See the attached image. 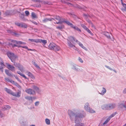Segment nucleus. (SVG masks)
Wrapping results in <instances>:
<instances>
[{"mask_svg":"<svg viewBox=\"0 0 126 126\" xmlns=\"http://www.w3.org/2000/svg\"><path fill=\"white\" fill-rule=\"evenodd\" d=\"M77 111V109H75L73 110V111L72 110H68V113L70 119L71 121H73L74 118L75 123H76L75 126H84V124L81 123H77L79 121V118H83L84 117V114L77 112L76 111Z\"/></svg>","mask_w":126,"mask_h":126,"instance_id":"obj_1","label":"nucleus"},{"mask_svg":"<svg viewBox=\"0 0 126 126\" xmlns=\"http://www.w3.org/2000/svg\"><path fill=\"white\" fill-rule=\"evenodd\" d=\"M7 55L9 58L10 59L11 61L14 63V65L16 67H17L18 69L21 72L23 71L24 68L22 65L20 64L19 63L15 62L16 59L17 58V56L15 55L14 53L11 52H8L7 53Z\"/></svg>","mask_w":126,"mask_h":126,"instance_id":"obj_2","label":"nucleus"},{"mask_svg":"<svg viewBox=\"0 0 126 126\" xmlns=\"http://www.w3.org/2000/svg\"><path fill=\"white\" fill-rule=\"evenodd\" d=\"M48 48L50 50L56 52L61 49L60 47L53 43H50L48 46Z\"/></svg>","mask_w":126,"mask_h":126,"instance_id":"obj_3","label":"nucleus"},{"mask_svg":"<svg viewBox=\"0 0 126 126\" xmlns=\"http://www.w3.org/2000/svg\"><path fill=\"white\" fill-rule=\"evenodd\" d=\"M116 106L115 104L112 103L104 105L102 106L101 108L104 110H110L114 108Z\"/></svg>","mask_w":126,"mask_h":126,"instance_id":"obj_4","label":"nucleus"},{"mask_svg":"<svg viewBox=\"0 0 126 126\" xmlns=\"http://www.w3.org/2000/svg\"><path fill=\"white\" fill-rule=\"evenodd\" d=\"M84 108L85 110L88 112L91 113L95 112L93 109L89 107V105L88 103H86L84 105Z\"/></svg>","mask_w":126,"mask_h":126,"instance_id":"obj_5","label":"nucleus"},{"mask_svg":"<svg viewBox=\"0 0 126 126\" xmlns=\"http://www.w3.org/2000/svg\"><path fill=\"white\" fill-rule=\"evenodd\" d=\"M53 19H52V20H56L58 21V22H56V23L54 22L55 23H56L57 24H61L63 23V18H61L59 16H56L54 17V18H53Z\"/></svg>","mask_w":126,"mask_h":126,"instance_id":"obj_6","label":"nucleus"},{"mask_svg":"<svg viewBox=\"0 0 126 126\" xmlns=\"http://www.w3.org/2000/svg\"><path fill=\"white\" fill-rule=\"evenodd\" d=\"M72 66L73 67L72 68L76 71H83L82 68L75 64L73 65Z\"/></svg>","mask_w":126,"mask_h":126,"instance_id":"obj_7","label":"nucleus"},{"mask_svg":"<svg viewBox=\"0 0 126 126\" xmlns=\"http://www.w3.org/2000/svg\"><path fill=\"white\" fill-rule=\"evenodd\" d=\"M126 102L124 101H121L118 103V107L122 109L124 108L126 109Z\"/></svg>","mask_w":126,"mask_h":126,"instance_id":"obj_8","label":"nucleus"},{"mask_svg":"<svg viewBox=\"0 0 126 126\" xmlns=\"http://www.w3.org/2000/svg\"><path fill=\"white\" fill-rule=\"evenodd\" d=\"M25 92L27 94L34 95L35 94V91L31 89H28L26 90Z\"/></svg>","mask_w":126,"mask_h":126,"instance_id":"obj_9","label":"nucleus"},{"mask_svg":"<svg viewBox=\"0 0 126 126\" xmlns=\"http://www.w3.org/2000/svg\"><path fill=\"white\" fill-rule=\"evenodd\" d=\"M6 64L7 68L9 70L13 72L15 71V68L13 65H11L8 63H7Z\"/></svg>","mask_w":126,"mask_h":126,"instance_id":"obj_10","label":"nucleus"},{"mask_svg":"<svg viewBox=\"0 0 126 126\" xmlns=\"http://www.w3.org/2000/svg\"><path fill=\"white\" fill-rule=\"evenodd\" d=\"M67 40L68 41L67 42L69 47L70 48L72 47L74 49L76 50V48L75 46L72 44L70 41H69L68 39H67Z\"/></svg>","mask_w":126,"mask_h":126,"instance_id":"obj_11","label":"nucleus"},{"mask_svg":"<svg viewBox=\"0 0 126 126\" xmlns=\"http://www.w3.org/2000/svg\"><path fill=\"white\" fill-rule=\"evenodd\" d=\"M21 92L20 91H18V92L16 93L13 92L12 95L17 97H19L20 96V94H21Z\"/></svg>","mask_w":126,"mask_h":126,"instance_id":"obj_12","label":"nucleus"},{"mask_svg":"<svg viewBox=\"0 0 126 126\" xmlns=\"http://www.w3.org/2000/svg\"><path fill=\"white\" fill-rule=\"evenodd\" d=\"M32 87L33 89L38 94H40L41 92V90H40L38 87L36 86H35L34 85Z\"/></svg>","mask_w":126,"mask_h":126,"instance_id":"obj_13","label":"nucleus"},{"mask_svg":"<svg viewBox=\"0 0 126 126\" xmlns=\"http://www.w3.org/2000/svg\"><path fill=\"white\" fill-rule=\"evenodd\" d=\"M68 39L69 41H70L73 42V40H74V41L76 42L78 41V40L74 37L72 36H70L68 37Z\"/></svg>","mask_w":126,"mask_h":126,"instance_id":"obj_14","label":"nucleus"},{"mask_svg":"<svg viewBox=\"0 0 126 126\" xmlns=\"http://www.w3.org/2000/svg\"><path fill=\"white\" fill-rule=\"evenodd\" d=\"M102 34L106 36L108 39H111L110 37L108 32H103Z\"/></svg>","mask_w":126,"mask_h":126,"instance_id":"obj_15","label":"nucleus"},{"mask_svg":"<svg viewBox=\"0 0 126 126\" xmlns=\"http://www.w3.org/2000/svg\"><path fill=\"white\" fill-rule=\"evenodd\" d=\"M5 72L6 74L8 76L10 77H12L13 76V74L12 73L10 72L8 70L5 69Z\"/></svg>","mask_w":126,"mask_h":126,"instance_id":"obj_16","label":"nucleus"},{"mask_svg":"<svg viewBox=\"0 0 126 126\" xmlns=\"http://www.w3.org/2000/svg\"><path fill=\"white\" fill-rule=\"evenodd\" d=\"M52 19H53V18H45L42 20L43 23H46L48 21H52Z\"/></svg>","mask_w":126,"mask_h":126,"instance_id":"obj_17","label":"nucleus"},{"mask_svg":"<svg viewBox=\"0 0 126 126\" xmlns=\"http://www.w3.org/2000/svg\"><path fill=\"white\" fill-rule=\"evenodd\" d=\"M76 42L79 44V46L83 48L86 50H87V49L78 40V41H77Z\"/></svg>","mask_w":126,"mask_h":126,"instance_id":"obj_18","label":"nucleus"},{"mask_svg":"<svg viewBox=\"0 0 126 126\" xmlns=\"http://www.w3.org/2000/svg\"><path fill=\"white\" fill-rule=\"evenodd\" d=\"M7 32L8 33H10L13 35H18V34L17 33L15 32H14V31L11 30H7Z\"/></svg>","mask_w":126,"mask_h":126,"instance_id":"obj_19","label":"nucleus"},{"mask_svg":"<svg viewBox=\"0 0 126 126\" xmlns=\"http://www.w3.org/2000/svg\"><path fill=\"white\" fill-rule=\"evenodd\" d=\"M26 73H27V75L31 78L32 79H35L34 77L30 72L27 71L26 72Z\"/></svg>","mask_w":126,"mask_h":126,"instance_id":"obj_20","label":"nucleus"},{"mask_svg":"<svg viewBox=\"0 0 126 126\" xmlns=\"http://www.w3.org/2000/svg\"><path fill=\"white\" fill-rule=\"evenodd\" d=\"M40 42L43 43L45 45L47 43V40H43L40 39H38V43Z\"/></svg>","mask_w":126,"mask_h":126,"instance_id":"obj_21","label":"nucleus"},{"mask_svg":"<svg viewBox=\"0 0 126 126\" xmlns=\"http://www.w3.org/2000/svg\"><path fill=\"white\" fill-rule=\"evenodd\" d=\"M65 0H67L69 1H70V0H61V1L62 2L64 3H66L69 6H73V5L72 4L68 2H66L65 1Z\"/></svg>","mask_w":126,"mask_h":126,"instance_id":"obj_22","label":"nucleus"},{"mask_svg":"<svg viewBox=\"0 0 126 126\" xmlns=\"http://www.w3.org/2000/svg\"><path fill=\"white\" fill-rule=\"evenodd\" d=\"M106 92V90L105 88H102V90L101 93H99L102 95H103L105 94Z\"/></svg>","mask_w":126,"mask_h":126,"instance_id":"obj_23","label":"nucleus"},{"mask_svg":"<svg viewBox=\"0 0 126 126\" xmlns=\"http://www.w3.org/2000/svg\"><path fill=\"white\" fill-rule=\"evenodd\" d=\"M4 89L8 93L12 94V93H13V92H12L10 89H8L7 88H5Z\"/></svg>","mask_w":126,"mask_h":126,"instance_id":"obj_24","label":"nucleus"},{"mask_svg":"<svg viewBox=\"0 0 126 126\" xmlns=\"http://www.w3.org/2000/svg\"><path fill=\"white\" fill-rule=\"evenodd\" d=\"M63 23L65 22L68 25L70 26L71 27L72 26H73V24L70 23L69 22L67 21H65L64 19L63 20Z\"/></svg>","mask_w":126,"mask_h":126,"instance_id":"obj_25","label":"nucleus"},{"mask_svg":"<svg viewBox=\"0 0 126 126\" xmlns=\"http://www.w3.org/2000/svg\"><path fill=\"white\" fill-rule=\"evenodd\" d=\"M71 27L78 31L80 32H81V31L80 29L79 28L77 27L74 26L73 25V26H72Z\"/></svg>","mask_w":126,"mask_h":126,"instance_id":"obj_26","label":"nucleus"},{"mask_svg":"<svg viewBox=\"0 0 126 126\" xmlns=\"http://www.w3.org/2000/svg\"><path fill=\"white\" fill-rule=\"evenodd\" d=\"M5 80H6V81L10 82L11 83H13L14 82V81H13L12 79H10L9 78H5Z\"/></svg>","mask_w":126,"mask_h":126,"instance_id":"obj_27","label":"nucleus"},{"mask_svg":"<svg viewBox=\"0 0 126 126\" xmlns=\"http://www.w3.org/2000/svg\"><path fill=\"white\" fill-rule=\"evenodd\" d=\"M20 27L22 28H27V25L26 24L22 22L21 23Z\"/></svg>","mask_w":126,"mask_h":126,"instance_id":"obj_28","label":"nucleus"},{"mask_svg":"<svg viewBox=\"0 0 126 126\" xmlns=\"http://www.w3.org/2000/svg\"><path fill=\"white\" fill-rule=\"evenodd\" d=\"M38 39H29L28 40L32 42H34L36 43H38Z\"/></svg>","mask_w":126,"mask_h":126,"instance_id":"obj_29","label":"nucleus"},{"mask_svg":"<svg viewBox=\"0 0 126 126\" xmlns=\"http://www.w3.org/2000/svg\"><path fill=\"white\" fill-rule=\"evenodd\" d=\"M4 14L7 16L10 15H11L12 13L10 11L7 10L5 12Z\"/></svg>","mask_w":126,"mask_h":126,"instance_id":"obj_30","label":"nucleus"},{"mask_svg":"<svg viewBox=\"0 0 126 126\" xmlns=\"http://www.w3.org/2000/svg\"><path fill=\"white\" fill-rule=\"evenodd\" d=\"M10 108V107L9 105H5V106L3 108V110H7L9 109Z\"/></svg>","mask_w":126,"mask_h":126,"instance_id":"obj_31","label":"nucleus"},{"mask_svg":"<svg viewBox=\"0 0 126 126\" xmlns=\"http://www.w3.org/2000/svg\"><path fill=\"white\" fill-rule=\"evenodd\" d=\"M31 16L32 18H37L34 12L32 13Z\"/></svg>","mask_w":126,"mask_h":126,"instance_id":"obj_32","label":"nucleus"},{"mask_svg":"<svg viewBox=\"0 0 126 126\" xmlns=\"http://www.w3.org/2000/svg\"><path fill=\"white\" fill-rule=\"evenodd\" d=\"M20 46H21V47H22L23 48H25V49H27L28 50H31V51L32 50V49H29V48H28L27 47V46H22L21 45H20Z\"/></svg>","mask_w":126,"mask_h":126,"instance_id":"obj_33","label":"nucleus"},{"mask_svg":"<svg viewBox=\"0 0 126 126\" xmlns=\"http://www.w3.org/2000/svg\"><path fill=\"white\" fill-rule=\"evenodd\" d=\"M25 98L27 100H28L29 101H31V102H32V97L31 96H27L25 97Z\"/></svg>","mask_w":126,"mask_h":126,"instance_id":"obj_34","label":"nucleus"},{"mask_svg":"<svg viewBox=\"0 0 126 126\" xmlns=\"http://www.w3.org/2000/svg\"><path fill=\"white\" fill-rule=\"evenodd\" d=\"M45 122L46 124L47 125H49L50 124V121L49 119H45Z\"/></svg>","mask_w":126,"mask_h":126,"instance_id":"obj_35","label":"nucleus"},{"mask_svg":"<svg viewBox=\"0 0 126 126\" xmlns=\"http://www.w3.org/2000/svg\"><path fill=\"white\" fill-rule=\"evenodd\" d=\"M117 114V112H115L113 113L112 114H111L110 115V118H112L113 117H114V116L116 114Z\"/></svg>","mask_w":126,"mask_h":126,"instance_id":"obj_36","label":"nucleus"},{"mask_svg":"<svg viewBox=\"0 0 126 126\" xmlns=\"http://www.w3.org/2000/svg\"><path fill=\"white\" fill-rule=\"evenodd\" d=\"M22 44V45H25L26 43L24 42H23L20 41H18L17 43V44Z\"/></svg>","mask_w":126,"mask_h":126,"instance_id":"obj_37","label":"nucleus"},{"mask_svg":"<svg viewBox=\"0 0 126 126\" xmlns=\"http://www.w3.org/2000/svg\"><path fill=\"white\" fill-rule=\"evenodd\" d=\"M110 119L109 118H108L103 123V125H104L107 124L109 121L110 120Z\"/></svg>","mask_w":126,"mask_h":126,"instance_id":"obj_38","label":"nucleus"},{"mask_svg":"<svg viewBox=\"0 0 126 126\" xmlns=\"http://www.w3.org/2000/svg\"><path fill=\"white\" fill-rule=\"evenodd\" d=\"M20 17L22 19H23L24 18V14H21L19 15Z\"/></svg>","mask_w":126,"mask_h":126,"instance_id":"obj_39","label":"nucleus"},{"mask_svg":"<svg viewBox=\"0 0 126 126\" xmlns=\"http://www.w3.org/2000/svg\"><path fill=\"white\" fill-rule=\"evenodd\" d=\"M85 30L87 31V32H88L91 35H92V34H93L90 31V30L88 28H87Z\"/></svg>","mask_w":126,"mask_h":126,"instance_id":"obj_40","label":"nucleus"},{"mask_svg":"<svg viewBox=\"0 0 126 126\" xmlns=\"http://www.w3.org/2000/svg\"><path fill=\"white\" fill-rule=\"evenodd\" d=\"M14 76L15 77L16 79L19 82H21V81L20 80L19 78H18V77L17 76H16L15 75H14Z\"/></svg>","mask_w":126,"mask_h":126,"instance_id":"obj_41","label":"nucleus"},{"mask_svg":"<svg viewBox=\"0 0 126 126\" xmlns=\"http://www.w3.org/2000/svg\"><path fill=\"white\" fill-rule=\"evenodd\" d=\"M81 26L85 29L86 30L87 28L83 24H82L81 25Z\"/></svg>","mask_w":126,"mask_h":126,"instance_id":"obj_42","label":"nucleus"},{"mask_svg":"<svg viewBox=\"0 0 126 126\" xmlns=\"http://www.w3.org/2000/svg\"><path fill=\"white\" fill-rule=\"evenodd\" d=\"M15 24L18 27L21 26V23H20L18 22H16L15 23Z\"/></svg>","mask_w":126,"mask_h":126,"instance_id":"obj_43","label":"nucleus"},{"mask_svg":"<svg viewBox=\"0 0 126 126\" xmlns=\"http://www.w3.org/2000/svg\"><path fill=\"white\" fill-rule=\"evenodd\" d=\"M20 47V45H16V44H13L12 45V47Z\"/></svg>","mask_w":126,"mask_h":126,"instance_id":"obj_44","label":"nucleus"},{"mask_svg":"<svg viewBox=\"0 0 126 126\" xmlns=\"http://www.w3.org/2000/svg\"><path fill=\"white\" fill-rule=\"evenodd\" d=\"M25 14L27 16H28L29 14V12L27 11H26L25 12Z\"/></svg>","mask_w":126,"mask_h":126,"instance_id":"obj_45","label":"nucleus"},{"mask_svg":"<svg viewBox=\"0 0 126 126\" xmlns=\"http://www.w3.org/2000/svg\"><path fill=\"white\" fill-rule=\"evenodd\" d=\"M39 101H37L35 103V105L36 106H38L39 104Z\"/></svg>","mask_w":126,"mask_h":126,"instance_id":"obj_46","label":"nucleus"},{"mask_svg":"<svg viewBox=\"0 0 126 126\" xmlns=\"http://www.w3.org/2000/svg\"><path fill=\"white\" fill-rule=\"evenodd\" d=\"M11 41L12 42H13V43H16V44H17V43L18 42V41H16L15 40H12Z\"/></svg>","mask_w":126,"mask_h":126,"instance_id":"obj_47","label":"nucleus"},{"mask_svg":"<svg viewBox=\"0 0 126 126\" xmlns=\"http://www.w3.org/2000/svg\"><path fill=\"white\" fill-rule=\"evenodd\" d=\"M70 15H71L74 18H75L76 17V16L73 14H72L71 13H70Z\"/></svg>","mask_w":126,"mask_h":126,"instance_id":"obj_48","label":"nucleus"},{"mask_svg":"<svg viewBox=\"0 0 126 126\" xmlns=\"http://www.w3.org/2000/svg\"><path fill=\"white\" fill-rule=\"evenodd\" d=\"M20 75L25 79H28L27 77L24 74H21Z\"/></svg>","mask_w":126,"mask_h":126,"instance_id":"obj_49","label":"nucleus"},{"mask_svg":"<svg viewBox=\"0 0 126 126\" xmlns=\"http://www.w3.org/2000/svg\"><path fill=\"white\" fill-rule=\"evenodd\" d=\"M79 61L81 63H83V61L82 60L81 58L80 57L79 58Z\"/></svg>","mask_w":126,"mask_h":126,"instance_id":"obj_50","label":"nucleus"},{"mask_svg":"<svg viewBox=\"0 0 126 126\" xmlns=\"http://www.w3.org/2000/svg\"><path fill=\"white\" fill-rule=\"evenodd\" d=\"M32 103L33 102V100L36 99V98L35 97H32Z\"/></svg>","mask_w":126,"mask_h":126,"instance_id":"obj_51","label":"nucleus"},{"mask_svg":"<svg viewBox=\"0 0 126 126\" xmlns=\"http://www.w3.org/2000/svg\"><path fill=\"white\" fill-rule=\"evenodd\" d=\"M56 28L57 29H59L61 30L62 29V26H57L56 27Z\"/></svg>","mask_w":126,"mask_h":126,"instance_id":"obj_52","label":"nucleus"},{"mask_svg":"<svg viewBox=\"0 0 126 126\" xmlns=\"http://www.w3.org/2000/svg\"><path fill=\"white\" fill-rule=\"evenodd\" d=\"M3 67L2 66H0V70L2 72H3V71L2 70Z\"/></svg>","mask_w":126,"mask_h":126,"instance_id":"obj_53","label":"nucleus"},{"mask_svg":"<svg viewBox=\"0 0 126 126\" xmlns=\"http://www.w3.org/2000/svg\"><path fill=\"white\" fill-rule=\"evenodd\" d=\"M123 93L124 94H126V88H125L123 90Z\"/></svg>","mask_w":126,"mask_h":126,"instance_id":"obj_54","label":"nucleus"},{"mask_svg":"<svg viewBox=\"0 0 126 126\" xmlns=\"http://www.w3.org/2000/svg\"><path fill=\"white\" fill-rule=\"evenodd\" d=\"M36 67H37V68L39 69L40 68V67L38 66V64H37L36 63L35 65H34Z\"/></svg>","mask_w":126,"mask_h":126,"instance_id":"obj_55","label":"nucleus"},{"mask_svg":"<svg viewBox=\"0 0 126 126\" xmlns=\"http://www.w3.org/2000/svg\"><path fill=\"white\" fill-rule=\"evenodd\" d=\"M105 66L107 68H108L109 69L111 70H112V68H110L109 66H107V65H106Z\"/></svg>","mask_w":126,"mask_h":126,"instance_id":"obj_56","label":"nucleus"},{"mask_svg":"<svg viewBox=\"0 0 126 126\" xmlns=\"http://www.w3.org/2000/svg\"><path fill=\"white\" fill-rule=\"evenodd\" d=\"M32 1H34V2H40V1L39 0H32Z\"/></svg>","mask_w":126,"mask_h":126,"instance_id":"obj_57","label":"nucleus"},{"mask_svg":"<svg viewBox=\"0 0 126 126\" xmlns=\"http://www.w3.org/2000/svg\"><path fill=\"white\" fill-rule=\"evenodd\" d=\"M75 7H76L80 9H81V8L80 6L78 5H77V6H75Z\"/></svg>","mask_w":126,"mask_h":126,"instance_id":"obj_58","label":"nucleus"},{"mask_svg":"<svg viewBox=\"0 0 126 126\" xmlns=\"http://www.w3.org/2000/svg\"><path fill=\"white\" fill-rule=\"evenodd\" d=\"M2 113L0 112V116L1 117V118H2Z\"/></svg>","mask_w":126,"mask_h":126,"instance_id":"obj_59","label":"nucleus"},{"mask_svg":"<svg viewBox=\"0 0 126 126\" xmlns=\"http://www.w3.org/2000/svg\"><path fill=\"white\" fill-rule=\"evenodd\" d=\"M0 64L2 66H4V65L3 63L0 62Z\"/></svg>","mask_w":126,"mask_h":126,"instance_id":"obj_60","label":"nucleus"},{"mask_svg":"<svg viewBox=\"0 0 126 126\" xmlns=\"http://www.w3.org/2000/svg\"><path fill=\"white\" fill-rule=\"evenodd\" d=\"M17 73L19 74V75H20L21 74V73L19 71H17Z\"/></svg>","mask_w":126,"mask_h":126,"instance_id":"obj_61","label":"nucleus"},{"mask_svg":"<svg viewBox=\"0 0 126 126\" xmlns=\"http://www.w3.org/2000/svg\"><path fill=\"white\" fill-rule=\"evenodd\" d=\"M87 22L88 23H91V21L90 20H89L88 19V20H87Z\"/></svg>","mask_w":126,"mask_h":126,"instance_id":"obj_62","label":"nucleus"},{"mask_svg":"<svg viewBox=\"0 0 126 126\" xmlns=\"http://www.w3.org/2000/svg\"><path fill=\"white\" fill-rule=\"evenodd\" d=\"M33 23L34 24H36V25H37V23L36 22H33Z\"/></svg>","mask_w":126,"mask_h":126,"instance_id":"obj_63","label":"nucleus"},{"mask_svg":"<svg viewBox=\"0 0 126 126\" xmlns=\"http://www.w3.org/2000/svg\"><path fill=\"white\" fill-rule=\"evenodd\" d=\"M9 44L10 45H11L12 46V45H13V44L12 43H9Z\"/></svg>","mask_w":126,"mask_h":126,"instance_id":"obj_64","label":"nucleus"}]
</instances>
